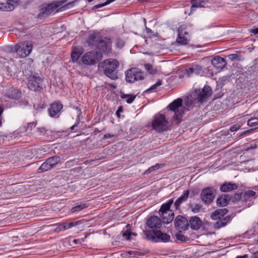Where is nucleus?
I'll return each mask as SVG.
<instances>
[{"label": "nucleus", "mask_w": 258, "mask_h": 258, "mask_svg": "<svg viewBox=\"0 0 258 258\" xmlns=\"http://www.w3.org/2000/svg\"><path fill=\"white\" fill-rule=\"evenodd\" d=\"M235 258H248L247 254H244L242 256H237Z\"/></svg>", "instance_id": "obj_56"}, {"label": "nucleus", "mask_w": 258, "mask_h": 258, "mask_svg": "<svg viewBox=\"0 0 258 258\" xmlns=\"http://www.w3.org/2000/svg\"><path fill=\"white\" fill-rule=\"evenodd\" d=\"M115 0H107V1L103 4V5L104 6H106L109 4H110V3L113 2Z\"/></svg>", "instance_id": "obj_52"}, {"label": "nucleus", "mask_w": 258, "mask_h": 258, "mask_svg": "<svg viewBox=\"0 0 258 258\" xmlns=\"http://www.w3.org/2000/svg\"><path fill=\"white\" fill-rule=\"evenodd\" d=\"M132 235L136 236V234L135 233H134L128 232H124L123 234V236L124 237H125L127 240L131 239V236Z\"/></svg>", "instance_id": "obj_41"}, {"label": "nucleus", "mask_w": 258, "mask_h": 258, "mask_svg": "<svg viewBox=\"0 0 258 258\" xmlns=\"http://www.w3.org/2000/svg\"><path fill=\"white\" fill-rule=\"evenodd\" d=\"M122 256L124 257H136L138 255H139V252L136 251H128L125 253L122 254Z\"/></svg>", "instance_id": "obj_35"}, {"label": "nucleus", "mask_w": 258, "mask_h": 258, "mask_svg": "<svg viewBox=\"0 0 258 258\" xmlns=\"http://www.w3.org/2000/svg\"><path fill=\"white\" fill-rule=\"evenodd\" d=\"M4 112V108L0 105V127L2 126L3 121L4 120L2 115Z\"/></svg>", "instance_id": "obj_45"}, {"label": "nucleus", "mask_w": 258, "mask_h": 258, "mask_svg": "<svg viewBox=\"0 0 258 258\" xmlns=\"http://www.w3.org/2000/svg\"><path fill=\"white\" fill-rule=\"evenodd\" d=\"M161 85H162V81L160 80H159L157 81V82L155 84L152 85L149 88V90H155L157 89V87L160 86Z\"/></svg>", "instance_id": "obj_38"}, {"label": "nucleus", "mask_w": 258, "mask_h": 258, "mask_svg": "<svg viewBox=\"0 0 258 258\" xmlns=\"http://www.w3.org/2000/svg\"><path fill=\"white\" fill-rule=\"evenodd\" d=\"M176 237L178 240H180L181 241H183L185 239L184 236L180 234L177 235Z\"/></svg>", "instance_id": "obj_50"}, {"label": "nucleus", "mask_w": 258, "mask_h": 258, "mask_svg": "<svg viewBox=\"0 0 258 258\" xmlns=\"http://www.w3.org/2000/svg\"><path fill=\"white\" fill-rule=\"evenodd\" d=\"M96 48L99 50L98 52H100L101 54L103 52L105 53H110L111 50V39L106 37L102 39Z\"/></svg>", "instance_id": "obj_12"}, {"label": "nucleus", "mask_w": 258, "mask_h": 258, "mask_svg": "<svg viewBox=\"0 0 258 258\" xmlns=\"http://www.w3.org/2000/svg\"><path fill=\"white\" fill-rule=\"evenodd\" d=\"M185 27L184 26H181L178 28V35L176 39V42L180 44L185 45L189 41L188 34L184 31Z\"/></svg>", "instance_id": "obj_17"}, {"label": "nucleus", "mask_w": 258, "mask_h": 258, "mask_svg": "<svg viewBox=\"0 0 258 258\" xmlns=\"http://www.w3.org/2000/svg\"><path fill=\"white\" fill-rule=\"evenodd\" d=\"M211 62L213 67L217 69H221L223 68L226 65V62L225 61V59L219 56L215 57L212 60Z\"/></svg>", "instance_id": "obj_22"}, {"label": "nucleus", "mask_w": 258, "mask_h": 258, "mask_svg": "<svg viewBox=\"0 0 258 258\" xmlns=\"http://www.w3.org/2000/svg\"><path fill=\"white\" fill-rule=\"evenodd\" d=\"M228 210L226 209H218L213 212L211 215V218L214 220H217L214 224V228L220 229L225 227L229 223L231 218L227 216L224 217V216L227 213Z\"/></svg>", "instance_id": "obj_4"}, {"label": "nucleus", "mask_w": 258, "mask_h": 258, "mask_svg": "<svg viewBox=\"0 0 258 258\" xmlns=\"http://www.w3.org/2000/svg\"><path fill=\"white\" fill-rule=\"evenodd\" d=\"M161 164H156V165L150 168L149 170L150 171L155 170L157 169H158L161 166Z\"/></svg>", "instance_id": "obj_48"}, {"label": "nucleus", "mask_w": 258, "mask_h": 258, "mask_svg": "<svg viewBox=\"0 0 258 258\" xmlns=\"http://www.w3.org/2000/svg\"><path fill=\"white\" fill-rule=\"evenodd\" d=\"M114 137V136L113 135H111V134H105V135H104L103 139L111 138Z\"/></svg>", "instance_id": "obj_49"}, {"label": "nucleus", "mask_w": 258, "mask_h": 258, "mask_svg": "<svg viewBox=\"0 0 258 258\" xmlns=\"http://www.w3.org/2000/svg\"><path fill=\"white\" fill-rule=\"evenodd\" d=\"M146 31L148 33H149V32H151V30L148 28H146Z\"/></svg>", "instance_id": "obj_58"}, {"label": "nucleus", "mask_w": 258, "mask_h": 258, "mask_svg": "<svg viewBox=\"0 0 258 258\" xmlns=\"http://www.w3.org/2000/svg\"><path fill=\"white\" fill-rule=\"evenodd\" d=\"M32 47V44L30 41L21 42L15 45L14 51L19 57L24 58L30 54Z\"/></svg>", "instance_id": "obj_8"}, {"label": "nucleus", "mask_w": 258, "mask_h": 258, "mask_svg": "<svg viewBox=\"0 0 258 258\" xmlns=\"http://www.w3.org/2000/svg\"><path fill=\"white\" fill-rule=\"evenodd\" d=\"M186 72L188 76L194 74L202 76L203 74L202 67L197 64L192 65L191 68L186 69Z\"/></svg>", "instance_id": "obj_23"}, {"label": "nucleus", "mask_w": 258, "mask_h": 258, "mask_svg": "<svg viewBox=\"0 0 258 258\" xmlns=\"http://www.w3.org/2000/svg\"><path fill=\"white\" fill-rule=\"evenodd\" d=\"M20 92L17 89L14 88H11L7 90L5 96L10 99L18 100L20 97Z\"/></svg>", "instance_id": "obj_21"}, {"label": "nucleus", "mask_w": 258, "mask_h": 258, "mask_svg": "<svg viewBox=\"0 0 258 258\" xmlns=\"http://www.w3.org/2000/svg\"><path fill=\"white\" fill-rule=\"evenodd\" d=\"M174 225L176 228L179 231L181 232L188 229L189 222L185 217L179 215L175 218Z\"/></svg>", "instance_id": "obj_13"}, {"label": "nucleus", "mask_w": 258, "mask_h": 258, "mask_svg": "<svg viewBox=\"0 0 258 258\" xmlns=\"http://www.w3.org/2000/svg\"><path fill=\"white\" fill-rule=\"evenodd\" d=\"M257 190H258V187H257Z\"/></svg>", "instance_id": "obj_62"}, {"label": "nucleus", "mask_w": 258, "mask_h": 258, "mask_svg": "<svg viewBox=\"0 0 258 258\" xmlns=\"http://www.w3.org/2000/svg\"><path fill=\"white\" fill-rule=\"evenodd\" d=\"M104 73L108 77L112 80H115L117 78L116 69L119 67V62L114 59L109 58L105 59L103 62Z\"/></svg>", "instance_id": "obj_6"}, {"label": "nucleus", "mask_w": 258, "mask_h": 258, "mask_svg": "<svg viewBox=\"0 0 258 258\" xmlns=\"http://www.w3.org/2000/svg\"><path fill=\"white\" fill-rule=\"evenodd\" d=\"M101 40L102 38L98 33L90 31L89 32V36L87 42L88 45L91 47H96Z\"/></svg>", "instance_id": "obj_16"}, {"label": "nucleus", "mask_w": 258, "mask_h": 258, "mask_svg": "<svg viewBox=\"0 0 258 258\" xmlns=\"http://www.w3.org/2000/svg\"><path fill=\"white\" fill-rule=\"evenodd\" d=\"M36 125V123L34 122H30L28 123L27 126L26 128V131L29 133L31 131L33 127H35Z\"/></svg>", "instance_id": "obj_37"}, {"label": "nucleus", "mask_w": 258, "mask_h": 258, "mask_svg": "<svg viewBox=\"0 0 258 258\" xmlns=\"http://www.w3.org/2000/svg\"><path fill=\"white\" fill-rule=\"evenodd\" d=\"M227 57L230 60L233 61L237 59L238 55L236 54H231L228 55Z\"/></svg>", "instance_id": "obj_44"}, {"label": "nucleus", "mask_w": 258, "mask_h": 258, "mask_svg": "<svg viewBox=\"0 0 258 258\" xmlns=\"http://www.w3.org/2000/svg\"><path fill=\"white\" fill-rule=\"evenodd\" d=\"M212 91L209 86H205L202 89H195V91L188 95L185 99L184 103L187 106L202 103L207 101L212 95Z\"/></svg>", "instance_id": "obj_2"}, {"label": "nucleus", "mask_w": 258, "mask_h": 258, "mask_svg": "<svg viewBox=\"0 0 258 258\" xmlns=\"http://www.w3.org/2000/svg\"><path fill=\"white\" fill-rule=\"evenodd\" d=\"M251 258H258V251L254 253Z\"/></svg>", "instance_id": "obj_55"}, {"label": "nucleus", "mask_w": 258, "mask_h": 258, "mask_svg": "<svg viewBox=\"0 0 258 258\" xmlns=\"http://www.w3.org/2000/svg\"><path fill=\"white\" fill-rule=\"evenodd\" d=\"M245 195L248 197H251L255 196V192L253 190H248L245 192Z\"/></svg>", "instance_id": "obj_46"}, {"label": "nucleus", "mask_w": 258, "mask_h": 258, "mask_svg": "<svg viewBox=\"0 0 258 258\" xmlns=\"http://www.w3.org/2000/svg\"><path fill=\"white\" fill-rule=\"evenodd\" d=\"M185 111L182 99L177 98L170 103L163 112L155 115L152 121L153 129L158 133L167 131L169 127V121L180 120Z\"/></svg>", "instance_id": "obj_1"}, {"label": "nucleus", "mask_w": 258, "mask_h": 258, "mask_svg": "<svg viewBox=\"0 0 258 258\" xmlns=\"http://www.w3.org/2000/svg\"><path fill=\"white\" fill-rule=\"evenodd\" d=\"M192 6L191 7V11H194L196 9L199 7H203V2L200 0H192L191 2Z\"/></svg>", "instance_id": "obj_33"}, {"label": "nucleus", "mask_w": 258, "mask_h": 258, "mask_svg": "<svg viewBox=\"0 0 258 258\" xmlns=\"http://www.w3.org/2000/svg\"><path fill=\"white\" fill-rule=\"evenodd\" d=\"M123 112V108L122 106H120L116 112V115L119 117L120 113Z\"/></svg>", "instance_id": "obj_47"}, {"label": "nucleus", "mask_w": 258, "mask_h": 258, "mask_svg": "<svg viewBox=\"0 0 258 258\" xmlns=\"http://www.w3.org/2000/svg\"><path fill=\"white\" fill-rule=\"evenodd\" d=\"M217 204L219 206L224 207L228 204V197L226 196H222L217 200Z\"/></svg>", "instance_id": "obj_31"}, {"label": "nucleus", "mask_w": 258, "mask_h": 258, "mask_svg": "<svg viewBox=\"0 0 258 258\" xmlns=\"http://www.w3.org/2000/svg\"><path fill=\"white\" fill-rule=\"evenodd\" d=\"M46 160L52 168L59 163H60L61 159L59 156H55L48 158Z\"/></svg>", "instance_id": "obj_29"}, {"label": "nucleus", "mask_w": 258, "mask_h": 258, "mask_svg": "<svg viewBox=\"0 0 258 258\" xmlns=\"http://www.w3.org/2000/svg\"><path fill=\"white\" fill-rule=\"evenodd\" d=\"M76 109L78 110L79 113L77 115V118L76 119V123L71 127V130L72 131L74 130V128L78 126V124L80 123V116L81 115V109L78 107H76Z\"/></svg>", "instance_id": "obj_36"}, {"label": "nucleus", "mask_w": 258, "mask_h": 258, "mask_svg": "<svg viewBox=\"0 0 258 258\" xmlns=\"http://www.w3.org/2000/svg\"><path fill=\"white\" fill-rule=\"evenodd\" d=\"M251 32L254 34H258V27L257 28H254V29H253L251 30Z\"/></svg>", "instance_id": "obj_54"}, {"label": "nucleus", "mask_w": 258, "mask_h": 258, "mask_svg": "<svg viewBox=\"0 0 258 258\" xmlns=\"http://www.w3.org/2000/svg\"><path fill=\"white\" fill-rule=\"evenodd\" d=\"M124 44V41L120 39H117L115 42L116 46L118 48H122Z\"/></svg>", "instance_id": "obj_39"}, {"label": "nucleus", "mask_w": 258, "mask_h": 258, "mask_svg": "<svg viewBox=\"0 0 258 258\" xmlns=\"http://www.w3.org/2000/svg\"><path fill=\"white\" fill-rule=\"evenodd\" d=\"M188 222L189 226L190 227L191 229L195 230H199L203 225L202 220L196 216L191 217Z\"/></svg>", "instance_id": "obj_18"}, {"label": "nucleus", "mask_w": 258, "mask_h": 258, "mask_svg": "<svg viewBox=\"0 0 258 258\" xmlns=\"http://www.w3.org/2000/svg\"><path fill=\"white\" fill-rule=\"evenodd\" d=\"M173 203V199H170L161 206L159 213L162 218V222L165 224L171 223L174 219V212L170 209Z\"/></svg>", "instance_id": "obj_5"}, {"label": "nucleus", "mask_w": 258, "mask_h": 258, "mask_svg": "<svg viewBox=\"0 0 258 258\" xmlns=\"http://www.w3.org/2000/svg\"><path fill=\"white\" fill-rule=\"evenodd\" d=\"M27 79L28 81V87L30 90L35 91L38 90L42 82L40 77L35 75H31L27 78Z\"/></svg>", "instance_id": "obj_15"}, {"label": "nucleus", "mask_w": 258, "mask_h": 258, "mask_svg": "<svg viewBox=\"0 0 258 258\" xmlns=\"http://www.w3.org/2000/svg\"><path fill=\"white\" fill-rule=\"evenodd\" d=\"M104 7V5H103V4H98V5H95L93 7V9H99V8H102V7Z\"/></svg>", "instance_id": "obj_51"}, {"label": "nucleus", "mask_w": 258, "mask_h": 258, "mask_svg": "<svg viewBox=\"0 0 258 258\" xmlns=\"http://www.w3.org/2000/svg\"><path fill=\"white\" fill-rule=\"evenodd\" d=\"M38 131L41 134H43L45 133V130L43 127L38 128Z\"/></svg>", "instance_id": "obj_53"}, {"label": "nucleus", "mask_w": 258, "mask_h": 258, "mask_svg": "<svg viewBox=\"0 0 258 258\" xmlns=\"http://www.w3.org/2000/svg\"><path fill=\"white\" fill-rule=\"evenodd\" d=\"M73 243L76 244H77L78 243H80V241L79 239H74L73 240Z\"/></svg>", "instance_id": "obj_57"}, {"label": "nucleus", "mask_w": 258, "mask_h": 258, "mask_svg": "<svg viewBox=\"0 0 258 258\" xmlns=\"http://www.w3.org/2000/svg\"><path fill=\"white\" fill-rule=\"evenodd\" d=\"M10 75H11V76H13V74H12V73H11V74H10Z\"/></svg>", "instance_id": "obj_61"}, {"label": "nucleus", "mask_w": 258, "mask_h": 258, "mask_svg": "<svg viewBox=\"0 0 258 258\" xmlns=\"http://www.w3.org/2000/svg\"><path fill=\"white\" fill-rule=\"evenodd\" d=\"M80 223L79 221H74L69 223H63L59 226L60 230L64 231L72 227H75L79 225Z\"/></svg>", "instance_id": "obj_26"}, {"label": "nucleus", "mask_w": 258, "mask_h": 258, "mask_svg": "<svg viewBox=\"0 0 258 258\" xmlns=\"http://www.w3.org/2000/svg\"><path fill=\"white\" fill-rule=\"evenodd\" d=\"M102 58V54L98 51H90L82 57V62L87 65H93L97 63Z\"/></svg>", "instance_id": "obj_9"}, {"label": "nucleus", "mask_w": 258, "mask_h": 258, "mask_svg": "<svg viewBox=\"0 0 258 258\" xmlns=\"http://www.w3.org/2000/svg\"><path fill=\"white\" fill-rule=\"evenodd\" d=\"M146 225L151 229L160 228L162 225V221L157 216L149 215L146 218Z\"/></svg>", "instance_id": "obj_14"}, {"label": "nucleus", "mask_w": 258, "mask_h": 258, "mask_svg": "<svg viewBox=\"0 0 258 258\" xmlns=\"http://www.w3.org/2000/svg\"><path fill=\"white\" fill-rule=\"evenodd\" d=\"M238 188V186L235 183L231 182H225L220 187V190L223 192H229L235 190Z\"/></svg>", "instance_id": "obj_24"}, {"label": "nucleus", "mask_w": 258, "mask_h": 258, "mask_svg": "<svg viewBox=\"0 0 258 258\" xmlns=\"http://www.w3.org/2000/svg\"><path fill=\"white\" fill-rule=\"evenodd\" d=\"M207 70H208V71H210V68H209V67H208V68H207Z\"/></svg>", "instance_id": "obj_59"}, {"label": "nucleus", "mask_w": 258, "mask_h": 258, "mask_svg": "<svg viewBox=\"0 0 258 258\" xmlns=\"http://www.w3.org/2000/svg\"><path fill=\"white\" fill-rule=\"evenodd\" d=\"M202 205L199 204H190L189 208L194 213H198L202 209Z\"/></svg>", "instance_id": "obj_32"}, {"label": "nucleus", "mask_w": 258, "mask_h": 258, "mask_svg": "<svg viewBox=\"0 0 258 258\" xmlns=\"http://www.w3.org/2000/svg\"><path fill=\"white\" fill-rule=\"evenodd\" d=\"M144 78L143 73L139 69L132 68L125 72V80L127 82L132 83Z\"/></svg>", "instance_id": "obj_10"}, {"label": "nucleus", "mask_w": 258, "mask_h": 258, "mask_svg": "<svg viewBox=\"0 0 258 258\" xmlns=\"http://www.w3.org/2000/svg\"><path fill=\"white\" fill-rule=\"evenodd\" d=\"M62 108V105L58 102H55L51 104L49 109V115L54 117Z\"/></svg>", "instance_id": "obj_19"}, {"label": "nucleus", "mask_w": 258, "mask_h": 258, "mask_svg": "<svg viewBox=\"0 0 258 258\" xmlns=\"http://www.w3.org/2000/svg\"><path fill=\"white\" fill-rule=\"evenodd\" d=\"M120 97L121 99H124L127 103L131 104L135 99L136 95L121 93Z\"/></svg>", "instance_id": "obj_28"}, {"label": "nucleus", "mask_w": 258, "mask_h": 258, "mask_svg": "<svg viewBox=\"0 0 258 258\" xmlns=\"http://www.w3.org/2000/svg\"><path fill=\"white\" fill-rule=\"evenodd\" d=\"M214 192V190L211 187L204 188L200 195L201 200L207 205L211 203L215 197Z\"/></svg>", "instance_id": "obj_11"}, {"label": "nucleus", "mask_w": 258, "mask_h": 258, "mask_svg": "<svg viewBox=\"0 0 258 258\" xmlns=\"http://www.w3.org/2000/svg\"><path fill=\"white\" fill-rule=\"evenodd\" d=\"M66 1H55L52 3L41 6V12L37 15L39 19H43L56 12L63 11L68 8V5H64Z\"/></svg>", "instance_id": "obj_3"}, {"label": "nucleus", "mask_w": 258, "mask_h": 258, "mask_svg": "<svg viewBox=\"0 0 258 258\" xmlns=\"http://www.w3.org/2000/svg\"><path fill=\"white\" fill-rule=\"evenodd\" d=\"M50 168H51L50 165H49L48 162H47V160H46L40 166V167L38 169V172L39 173H41L42 172L46 171L50 169Z\"/></svg>", "instance_id": "obj_34"}, {"label": "nucleus", "mask_w": 258, "mask_h": 258, "mask_svg": "<svg viewBox=\"0 0 258 258\" xmlns=\"http://www.w3.org/2000/svg\"><path fill=\"white\" fill-rule=\"evenodd\" d=\"M189 191L185 190L183 193L181 195L174 203V207L176 210H178L180 205L185 202L188 199Z\"/></svg>", "instance_id": "obj_20"}, {"label": "nucleus", "mask_w": 258, "mask_h": 258, "mask_svg": "<svg viewBox=\"0 0 258 258\" xmlns=\"http://www.w3.org/2000/svg\"><path fill=\"white\" fill-rule=\"evenodd\" d=\"M144 67L146 70L150 74H152L153 73V68L150 64L146 63L144 65Z\"/></svg>", "instance_id": "obj_42"}, {"label": "nucleus", "mask_w": 258, "mask_h": 258, "mask_svg": "<svg viewBox=\"0 0 258 258\" xmlns=\"http://www.w3.org/2000/svg\"><path fill=\"white\" fill-rule=\"evenodd\" d=\"M248 115L246 114L243 116V119L245 120L243 121V123H244L245 121L247 122V125L249 126H255L257 125H258V118L256 117L252 118L250 119L248 118Z\"/></svg>", "instance_id": "obj_27"}, {"label": "nucleus", "mask_w": 258, "mask_h": 258, "mask_svg": "<svg viewBox=\"0 0 258 258\" xmlns=\"http://www.w3.org/2000/svg\"><path fill=\"white\" fill-rule=\"evenodd\" d=\"M88 206L86 203H81L80 204L73 207L71 210V212L72 213H77L78 212L88 207Z\"/></svg>", "instance_id": "obj_30"}, {"label": "nucleus", "mask_w": 258, "mask_h": 258, "mask_svg": "<svg viewBox=\"0 0 258 258\" xmlns=\"http://www.w3.org/2000/svg\"><path fill=\"white\" fill-rule=\"evenodd\" d=\"M5 10H6L7 11H12L14 9V7L13 5L10 4V3H7L6 6H5Z\"/></svg>", "instance_id": "obj_43"}, {"label": "nucleus", "mask_w": 258, "mask_h": 258, "mask_svg": "<svg viewBox=\"0 0 258 258\" xmlns=\"http://www.w3.org/2000/svg\"><path fill=\"white\" fill-rule=\"evenodd\" d=\"M83 52V50L81 47H77L74 48L72 50L71 58L73 62H76L81 56Z\"/></svg>", "instance_id": "obj_25"}, {"label": "nucleus", "mask_w": 258, "mask_h": 258, "mask_svg": "<svg viewBox=\"0 0 258 258\" xmlns=\"http://www.w3.org/2000/svg\"><path fill=\"white\" fill-rule=\"evenodd\" d=\"M147 239L153 242H167L170 240V236L160 230H146L144 231Z\"/></svg>", "instance_id": "obj_7"}, {"label": "nucleus", "mask_w": 258, "mask_h": 258, "mask_svg": "<svg viewBox=\"0 0 258 258\" xmlns=\"http://www.w3.org/2000/svg\"><path fill=\"white\" fill-rule=\"evenodd\" d=\"M241 125L239 124V123L234 124L230 127V130L232 132H235L240 128Z\"/></svg>", "instance_id": "obj_40"}, {"label": "nucleus", "mask_w": 258, "mask_h": 258, "mask_svg": "<svg viewBox=\"0 0 258 258\" xmlns=\"http://www.w3.org/2000/svg\"><path fill=\"white\" fill-rule=\"evenodd\" d=\"M210 74H211V75H213V73L212 72L209 73Z\"/></svg>", "instance_id": "obj_60"}]
</instances>
